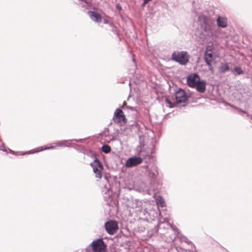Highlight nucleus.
<instances>
[{"mask_svg":"<svg viewBox=\"0 0 252 252\" xmlns=\"http://www.w3.org/2000/svg\"><path fill=\"white\" fill-rule=\"evenodd\" d=\"M187 83L189 87L195 88L196 90L200 93H203L206 91L205 81L200 80V77L196 73L191 74L188 76Z\"/></svg>","mask_w":252,"mask_h":252,"instance_id":"1","label":"nucleus"},{"mask_svg":"<svg viewBox=\"0 0 252 252\" xmlns=\"http://www.w3.org/2000/svg\"><path fill=\"white\" fill-rule=\"evenodd\" d=\"M172 60L181 65L186 64L189 61V55L186 51H175L171 56Z\"/></svg>","mask_w":252,"mask_h":252,"instance_id":"2","label":"nucleus"},{"mask_svg":"<svg viewBox=\"0 0 252 252\" xmlns=\"http://www.w3.org/2000/svg\"><path fill=\"white\" fill-rule=\"evenodd\" d=\"M113 120L114 123L120 124V125H124L127 122V119L124 112L119 108L115 110Z\"/></svg>","mask_w":252,"mask_h":252,"instance_id":"3","label":"nucleus"},{"mask_svg":"<svg viewBox=\"0 0 252 252\" xmlns=\"http://www.w3.org/2000/svg\"><path fill=\"white\" fill-rule=\"evenodd\" d=\"M199 21L201 23L202 29L205 32H211L213 22L210 18L204 16H200L199 17Z\"/></svg>","mask_w":252,"mask_h":252,"instance_id":"4","label":"nucleus"},{"mask_svg":"<svg viewBox=\"0 0 252 252\" xmlns=\"http://www.w3.org/2000/svg\"><path fill=\"white\" fill-rule=\"evenodd\" d=\"M106 231L110 235H114L119 229L118 222L115 220H109L104 224Z\"/></svg>","mask_w":252,"mask_h":252,"instance_id":"5","label":"nucleus"},{"mask_svg":"<svg viewBox=\"0 0 252 252\" xmlns=\"http://www.w3.org/2000/svg\"><path fill=\"white\" fill-rule=\"evenodd\" d=\"M91 166L93 169L94 172L95 174V177L99 179L102 177V171L103 169V167L98 159H95L91 164Z\"/></svg>","mask_w":252,"mask_h":252,"instance_id":"6","label":"nucleus"},{"mask_svg":"<svg viewBox=\"0 0 252 252\" xmlns=\"http://www.w3.org/2000/svg\"><path fill=\"white\" fill-rule=\"evenodd\" d=\"M92 249L94 252H105L106 246L102 239H98L92 243Z\"/></svg>","mask_w":252,"mask_h":252,"instance_id":"7","label":"nucleus"},{"mask_svg":"<svg viewBox=\"0 0 252 252\" xmlns=\"http://www.w3.org/2000/svg\"><path fill=\"white\" fill-rule=\"evenodd\" d=\"M213 59V54L212 52L209 50V47H207L204 54V60L209 66V70L212 72H213L214 71V68L212 66V62Z\"/></svg>","mask_w":252,"mask_h":252,"instance_id":"8","label":"nucleus"},{"mask_svg":"<svg viewBox=\"0 0 252 252\" xmlns=\"http://www.w3.org/2000/svg\"><path fill=\"white\" fill-rule=\"evenodd\" d=\"M143 159L140 157H134L129 158L126 162V167L130 168L135 166L142 163Z\"/></svg>","mask_w":252,"mask_h":252,"instance_id":"9","label":"nucleus"},{"mask_svg":"<svg viewBox=\"0 0 252 252\" xmlns=\"http://www.w3.org/2000/svg\"><path fill=\"white\" fill-rule=\"evenodd\" d=\"M176 102L178 103L186 102L188 100V96L182 89H180L176 93Z\"/></svg>","mask_w":252,"mask_h":252,"instance_id":"10","label":"nucleus"},{"mask_svg":"<svg viewBox=\"0 0 252 252\" xmlns=\"http://www.w3.org/2000/svg\"><path fill=\"white\" fill-rule=\"evenodd\" d=\"M88 13L91 18L95 22L100 23L101 21L102 17L98 13L93 11H89L88 12Z\"/></svg>","mask_w":252,"mask_h":252,"instance_id":"11","label":"nucleus"},{"mask_svg":"<svg viewBox=\"0 0 252 252\" xmlns=\"http://www.w3.org/2000/svg\"><path fill=\"white\" fill-rule=\"evenodd\" d=\"M217 25L219 27L221 28H225L227 25V19L224 17L219 16L217 20Z\"/></svg>","mask_w":252,"mask_h":252,"instance_id":"12","label":"nucleus"},{"mask_svg":"<svg viewBox=\"0 0 252 252\" xmlns=\"http://www.w3.org/2000/svg\"><path fill=\"white\" fill-rule=\"evenodd\" d=\"M229 69V67L227 63H221L219 67L220 71L222 73L228 70Z\"/></svg>","mask_w":252,"mask_h":252,"instance_id":"13","label":"nucleus"},{"mask_svg":"<svg viewBox=\"0 0 252 252\" xmlns=\"http://www.w3.org/2000/svg\"><path fill=\"white\" fill-rule=\"evenodd\" d=\"M47 149V146H44L43 147H38L35 149H33L29 152V154H33L36 152H38L43 150H46Z\"/></svg>","mask_w":252,"mask_h":252,"instance_id":"14","label":"nucleus"},{"mask_svg":"<svg viewBox=\"0 0 252 252\" xmlns=\"http://www.w3.org/2000/svg\"><path fill=\"white\" fill-rule=\"evenodd\" d=\"M63 146H64V144H63V142H58L55 143L54 144V145L50 146H48V150L49 149H54L57 147H63Z\"/></svg>","mask_w":252,"mask_h":252,"instance_id":"15","label":"nucleus"},{"mask_svg":"<svg viewBox=\"0 0 252 252\" xmlns=\"http://www.w3.org/2000/svg\"><path fill=\"white\" fill-rule=\"evenodd\" d=\"M158 204L160 205L161 207H164L165 205V203L164 199L158 196V198L157 199Z\"/></svg>","mask_w":252,"mask_h":252,"instance_id":"16","label":"nucleus"},{"mask_svg":"<svg viewBox=\"0 0 252 252\" xmlns=\"http://www.w3.org/2000/svg\"><path fill=\"white\" fill-rule=\"evenodd\" d=\"M101 150L102 152H103L104 153H108L111 151V147L107 145H104L102 146Z\"/></svg>","mask_w":252,"mask_h":252,"instance_id":"17","label":"nucleus"},{"mask_svg":"<svg viewBox=\"0 0 252 252\" xmlns=\"http://www.w3.org/2000/svg\"><path fill=\"white\" fill-rule=\"evenodd\" d=\"M234 70L238 74H241L243 73L242 70L238 67L234 68Z\"/></svg>","mask_w":252,"mask_h":252,"instance_id":"18","label":"nucleus"},{"mask_svg":"<svg viewBox=\"0 0 252 252\" xmlns=\"http://www.w3.org/2000/svg\"><path fill=\"white\" fill-rule=\"evenodd\" d=\"M0 150L3 151L7 152L6 149H5L4 148L3 143L1 141H0Z\"/></svg>","mask_w":252,"mask_h":252,"instance_id":"19","label":"nucleus"},{"mask_svg":"<svg viewBox=\"0 0 252 252\" xmlns=\"http://www.w3.org/2000/svg\"><path fill=\"white\" fill-rule=\"evenodd\" d=\"M166 101L167 103H168L169 104V107H174V104L168 99H166Z\"/></svg>","mask_w":252,"mask_h":252,"instance_id":"20","label":"nucleus"},{"mask_svg":"<svg viewBox=\"0 0 252 252\" xmlns=\"http://www.w3.org/2000/svg\"><path fill=\"white\" fill-rule=\"evenodd\" d=\"M8 150L9 151V152L12 154H13L14 153V152L12 150H11L10 149H8Z\"/></svg>","mask_w":252,"mask_h":252,"instance_id":"21","label":"nucleus"},{"mask_svg":"<svg viewBox=\"0 0 252 252\" xmlns=\"http://www.w3.org/2000/svg\"><path fill=\"white\" fill-rule=\"evenodd\" d=\"M104 23L107 24L108 23V21L105 19L104 20Z\"/></svg>","mask_w":252,"mask_h":252,"instance_id":"22","label":"nucleus"}]
</instances>
